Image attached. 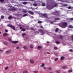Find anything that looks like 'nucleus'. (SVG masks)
<instances>
[{"label":"nucleus","mask_w":73,"mask_h":73,"mask_svg":"<svg viewBox=\"0 0 73 73\" xmlns=\"http://www.w3.org/2000/svg\"><path fill=\"white\" fill-rule=\"evenodd\" d=\"M67 25H68V24L66 22H64L61 26L62 28H66V27H67Z\"/></svg>","instance_id":"obj_1"},{"label":"nucleus","mask_w":73,"mask_h":73,"mask_svg":"<svg viewBox=\"0 0 73 73\" xmlns=\"http://www.w3.org/2000/svg\"><path fill=\"white\" fill-rule=\"evenodd\" d=\"M38 31H39V32L41 33L42 34H44L45 33V31L43 30H42V29H39L38 30Z\"/></svg>","instance_id":"obj_2"},{"label":"nucleus","mask_w":73,"mask_h":73,"mask_svg":"<svg viewBox=\"0 0 73 73\" xmlns=\"http://www.w3.org/2000/svg\"><path fill=\"white\" fill-rule=\"evenodd\" d=\"M7 27H9L11 28V29H13V30H15V27L14 26L10 24H8L7 25Z\"/></svg>","instance_id":"obj_3"},{"label":"nucleus","mask_w":73,"mask_h":73,"mask_svg":"<svg viewBox=\"0 0 73 73\" xmlns=\"http://www.w3.org/2000/svg\"><path fill=\"white\" fill-rule=\"evenodd\" d=\"M28 13H29L30 14H31L32 15H34V13L31 11H28Z\"/></svg>","instance_id":"obj_4"},{"label":"nucleus","mask_w":73,"mask_h":73,"mask_svg":"<svg viewBox=\"0 0 73 73\" xmlns=\"http://www.w3.org/2000/svg\"><path fill=\"white\" fill-rule=\"evenodd\" d=\"M38 50H41L42 49V46H38L37 47Z\"/></svg>","instance_id":"obj_5"},{"label":"nucleus","mask_w":73,"mask_h":73,"mask_svg":"<svg viewBox=\"0 0 73 73\" xmlns=\"http://www.w3.org/2000/svg\"><path fill=\"white\" fill-rule=\"evenodd\" d=\"M11 9L13 11H17V8H15V7H13L11 8Z\"/></svg>","instance_id":"obj_6"},{"label":"nucleus","mask_w":73,"mask_h":73,"mask_svg":"<svg viewBox=\"0 0 73 73\" xmlns=\"http://www.w3.org/2000/svg\"><path fill=\"white\" fill-rule=\"evenodd\" d=\"M12 44H17V43H18V41H13L12 42Z\"/></svg>","instance_id":"obj_7"},{"label":"nucleus","mask_w":73,"mask_h":73,"mask_svg":"<svg viewBox=\"0 0 73 73\" xmlns=\"http://www.w3.org/2000/svg\"><path fill=\"white\" fill-rule=\"evenodd\" d=\"M67 68H68L67 66H64L62 67V69H67Z\"/></svg>","instance_id":"obj_8"},{"label":"nucleus","mask_w":73,"mask_h":73,"mask_svg":"<svg viewBox=\"0 0 73 73\" xmlns=\"http://www.w3.org/2000/svg\"><path fill=\"white\" fill-rule=\"evenodd\" d=\"M30 62L31 64H34V62L33 60L32 59H31L30 60Z\"/></svg>","instance_id":"obj_9"},{"label":"nucleus","mask_w":73,"mask_h":73,"mask_svg":"<svg viewBox=\"0 0 73 73\" xmlns=\"http://www.w3.org/2000/svg\"><path fill=\"white\" fill-rule=\"evenodd\" d=\"M45 66V64L44 63H42V65H40V66L41 68H44Z\"/></svg>","instance_id":"obj_10"},{"label":"nucleus","mask_w":73,"mask_h":73,"mask_svg":"<svg viewBox=\"0 0 73 73\" xmlns=\"http://www.w3.org/2000/svg\"><path fill=\"white\" fill-rule=\"evenodd\" d=\"M11 50H9L6 51V53H11Z\"/></svg>","instance_id":"obj_11"},{"label":"nucleus","mask_w":73,"mask_h":73,"mask_svg":"<svg viewBox=\"0 0 73 73\" xmlns=\"http://www.w3.org/2000/svg\"><path fill=\"white\" fill-rule=\"evenodd\" d=\"M8 19L9 20H11V19H12V17L11 16H9L8 17Z\"/></svg>","instance_id":"obj_12"},{"label":"nucleus","mask_w":73,"mask_h":73,"mask_svg":"<svg viewBox=\"0 0 73 73\" xmlns=\"http://www.w3.org/2000/svg\"><path fill=\"white\" fill-rule=\"evenodd\" d=\"M7 35L8 36V35L7 34V33H5L3 34V36H7Z\"/></svg>","instance_id":"obj_13"},{"label":"nucleus","mask_w":73,"mask_h":73,"mask_svg":"<svg viewBox=\"0 0 73 73\" xmlns=\"http://www.w3.org/2000/svg\"><path fill=\"white\" fill-rule=\"evenodd\" d=\"M22 4H24V5H26V4H27V2H22Z\"/></svg>","instance_id":"obj_14"},{"label":"nucleus","mask_w":73,"mask_h":73,"mask_svg":"<svg viewBox=\"0 0 73 73\" xmlns=\"http://www.w3.org/2000/svg\"><path fill=\"white\" fill-rule=\"evenodd\" d=\"M65 59V57L64 56H62L61 57L60 60H64Z\"/></svg>","instance_id":"obj_15"},{"label":"nucleus","mask_w":73,"mask_h":73,"mask_svg":"<svg viewBox=\"0 0 73 73\" xmlns=\"http://www.w3.org/2000/svg\"><path fill=\"white\" fill-rule=\"evenodd\" d=\"M33 6L36 7V6H37V5H38L37 3H34L33 4Z\"/></svg>","instance_id":"obj_16"},{"label":"nucleus","mask_w":73,"mask_h":73,"mask_svg":"<svg viewBox=\"0 0 73 73\" xmlns=\"http://www.w3.org/2000/svg\"><path fill=\"white\" fill-rule=\"evenodd\" d=\"M43 14L42 13H40L39 14V16H40V17H42V18H43Z\"/></svg>","instance_id":"obj_17"},{"label":"nucleus","mask_w":73,"mask_h":73,"mask_svg":"<svg viewBox=\"0 0 73 73\" xmlns=\"http://www.w3.org/2000/svg\"><path fill=\"white\" fill-rule=\"evenodd\" d=\"M68 27H69V28H73V26L71 25H69V26Z\"/></svg>","instance_id":"obj_18"},{"label":"nucleus","mask_w":73,"mask_h":73,"mask_svg":"<svg viewBox=\"0 0 73 73\" xmlns=\"http://www.w3.org/2000/svg\"><path fill=\"white\" fill-rule=\"evenodd\" d=\"M42 22L41 21H38V24H41V23H42Z\"/></svg>","instance_id":"obj_19"},{"label":"nucleus","mask_w":73,"mask_h":73,"mask_svg":"<svg viewBox=\"0 0 73 73\" xmlns=\"http://www.w3.org/2000/svg\"><path fill=\"white\" fill-rule=\"evenodd\" d=\"M23 48L25 49H28V47L26 46H25L23 47Z\"/></svg>","instance_id":"obj_20"},{"label":"nucleus","mask_w":73,"mask_h":73,"mask_svg":"<svg viewBox=\"0 0 73 73\" xmlns=\"http://www.w3.org/2000/svg\"><path fill=\"white\" fill-rule=\"evenodd\" d=\"M43 18L44 17H46V14H43Z\"/></svg>","instance_id":"obj_21"},{"label":"nucleus","mask_w":73,"mask_h":73,"mask_svg":"<svg viewBox=\"0 0 73 73\" xmlns=\"http://www.w3.org/2000/svg\"><path fill=\"white\" fill-rule=\"evenodd\" d=\"M72 70L71 69V70H68V72L69 73H71V72H72Z\"/></svg>","instance_id":"obj_22"},{"label":"nucleus","mask_w":73,"mask_h":73,"mask_svg":"<svg viewBox=\"0 0 73 73\" xmlns=\"http://www.w3.org/2000/svg\"><path fill=\"white\" fill-rule=\"evenodd\" d=\"M4 0H0V2H1V3H4Z\"/></svg>","instance_id":"obj_23"},{"label":"nucleus","mask_w":73,"mask_h":73,"mask_svg":"<svg viewBox=\"0 0 73 73\" xmlns=\"http://www.w3.org/2000/svg\"><path fill=\"white\" fill-rule=\"evenodd\" d=\"M42 6L43 7H44V6H45V4L44 3H42Z\"/></svg>","instance_id":"obj_24"},{"label":"nucleus","mask_w":73,"mask_h":73,"mask_svg":"<svg viewBox=\"0 0 73 73\" xmlns=\"http://www.w3.org/2000/svg\"><path fill=\"white\" fill-rule=\"evenodd\" d=\"M8 40L9 41H10V42H11L12 41V39L11 38H9Z\"/></svg>","instance_id":"obj_25"},{"label":"nucleus","mask_w":73,"mask_h":73,"mask_svg":"<svg viewBox=\"0 0 73 73\" xmlns=\"http://www.w3.org/2000/svg\"><path fill=\"white\" fill-rule=\"evenodd\" d=\"M25 35H27V34H26V33H23L22 34V36H25Z\"/></svg>","instance_id":"obj_26"},{"label":"nucleus","mask_w":73,"mask_h":73,"mask_svg":"<svg viewBox=\"0 0 73 73\" xmlns=\"http://www.w3.org/2000/svg\"><path fill=\"white\" fill-rule=\"evenodd\" d=\"M30 47L31 48H33V46L32 44H31L30 46Z\"/></svg>","instance_id":"obj_27"},{"label":"nucleus","mask_w":73,"mask_h":73,"mask_svg":"<svg viewBox=\"0 0 73 73\" xmlns=\"http://www.w3.org/2000/svg\"><path fill=\"white\" fill-rule=\"evenodd\" d=\"M27 14H25L23 15V17H25V16H27Z\"/></svg>","instance_id":"obj_28"},{"label":"nucleus","mask_w":73,"mask_h":73,"mask_svg":"<svg viewBox=\"0 0 73 73\" xmlns=\"http://www.w3.org/2000/svg\"><path fill=\"white\" fill-rule=\"evenodd\" d=\"M58 60V58H56L55 59H54V61H57Z\"/></svg>","instance_id":"obj_29"},{"label":"nucleus","mask_w":73,"mask_h":73,"mask_svg":"<svg viewBox=\"0 0 73 73\" xmlns=\"http://www.w3.org/2000/svg\"><path fill=\"white\" fill-rule=\"evenodd\" d=\"M25 31V29H22V30H21V31H23V32H24V31Z\"/></svg>","instance_id":"obj_30"},{"label":"nucleus","mask_w":73,"mask_h":73,"mask_svg":"<svg viewBox=\"0 0 73 73\" xmlns=\"http://www.w3.org/2000/svg\"><path fill=\"white\" fill-rule=\"evenodd\" d=\"M28 71H24L23 72V73H28Z\"/></svg>","instance_id":"obj_31"},{"label":"nucleus","mask_w":73,"mask_h":73,"mask_svg":"<svg viewBox=\"0 0 73 73\" xmlns=\"http://www.w3.org/2000/svg\"><path fill=\"white\" fill-rule=\"evenodd\" d=\"M34 73H37L38 72V71H34L33 72Z\"/></svg>","instance_id":"obj_32"},{"label":"nucleus","mask_w":73,"mask_h":73,"mask_svg":"<svg viewBox=\"0 0 73 73\" xmlns=\"http://www.w3.org/2000/svg\"><path fill=\"white\" fill-rule=\"evenodd\" d=\"M54 7H57V4L56 3L55 4V5H54Z\"/></svg>","instance_id":"obj_33"},{"label":"nucleus","mask_w":73,"mask_h":73,"mask_svg":"<svg viewBox=\"0 0 73 73\" xmlns=\"http://www.w3.org/2000/svg\"><path fill=\"white\" fill-rule=\"evenodd\" d=\"M1 18L2 19H3L4 18V17L3 15L1 16Z\"/></svg>","instance_id":"obj_34"},{"label":"nucleus","mask_w":73,"mask_h":73,"mask_svg":"<svg viewBox=\"0 0 73 73\" xmlns=\"http://www.w3.org/2000/svg\"><path fill=\"white\" fill-rule=\"evenodd\" d=\"M52 68H51V67H49L48 68V70H52Z\"/></svg>","instance_id":"obj_35"},{"label":"nucleus","mask_w":73,"mask_h":73,"mask_svg":"<svg viewBox=\"0 0 73 73\" xmlns=\"http://www.w3.org/2000/svg\"><path fill=\"white\" fill-rule=\"evenodd\" d=\"M4 44H5V45H8V43H7V42H5L4 43Z\"/></svg>","instance_id":"obj_36"},{"label":"nucleus","mask_w":73,"mask_h":73,"mask_svg":"<svg viewBox=\"0 0 73 73\" xmlns=\"http://www.w3.org/2000/svg\"><path fill=\"white\" fill-rule=\"evenodd\" d=\"M30 30H32V31H34V29H33V28L31 27L30 29Z\"/></svg>","instance_id":"obj_37"},{"label":"nucleus","mask_w":73,"mask_h":73,"mask_svg":"<svg viewBox=\"0 0 73 73\" xmlns=\"http://www.w3.org/2000/svg\"><path fill=\"white\" fill-rule=\"evenodd\" d=\"M56 20H60V18H55Z\"/></svg>","instance_id":"obj_38"},{"label":"nucleus","mask_w":73,"mask_h":73,"mask_svg":"<svg viewBox=\"0 0 73 73\" xmlns=\"http://www.w3.org/2000/svg\"><path fill=\"white\" fill-rule=\"evenodd\" d=\"M8 10L10 11H12V9H8Z\"/></svg>","instance_id":"obj_39"},{"label":"nucleus","mask_w":73,"mask_h":73,"mask_svg":"<svg viewBox=\"0 0 73 73\" xmlns=\"http://www.w3.org/2000/svg\"><path fill=\"white\" fill-rule=\"evenodd\" d=\"M56 44H60V42L58 41H56Z\"/></svg>","instance_id":"obj_40"},{"label":"nucleus","mask_w":73,"mask_h":73,"mask_svg":"<svg viewBox=\"0 0 73 73\" xmlns=\"http://www.w3.org/2000/svg\"><path fill=\"white\" fill-rule=\"evenodd\" d=\"M56 73H59L60 72V70H57L56 71Z\"/></svg>","instance_id":"obj_41"},{"label":"nucleus","mask_w":73,"mask_h":73,"mask_svg":"<svg viewBox=\"0 0 73 73\" xmlns=\"http://www.w3.org/2000/svg\"><path fill=\"white\" fill-rule=\"evenodd\" d=\"M58 29H56L55 30L56 32H58Z\"/></svg>","instance_id":"obj_42"},{"label":"nucleus","mask_w":73,"mask_h":73,"mask_svg":"<svg viewBox=\"0 0 73 73\" xmlns=\"http://www.w3.org/2000/svg\"><path fill=\"white\" fill-rule=\"evenodd\" d=\"M8 69V67H6L5 68V70H7Z\"/></svg>","instance_id":"obj_43"},{"label":"nucleus","mask_w":73,"mask_h":73,"mask_svg":"<svg viewBox=\"0 0 73 73\" xmlns=\"http://www.w3.org/2000/svg\"><path fill=\"white\" fill-rule=\"evenodd\" d=\"M54 49H55V50H56L57 49V47H54Z\"/></svg>","instance_id":"obj_44"},{"label":"nucleus","mask_w":73,"mask_h":73,"mask_svg":"<svg viewBox=\"0 0 73 73\" xmlns=\"http://www.w3.org/2000/svg\"><path fill=\"white\" fill-rule=\"evenodd\" d=\"M40 28H42V29L43 28V27L42 25L40 26Z\"/></svg>","instance_id":"obj_45"},{"label":"nucleus","mask_w":73,"mask_h":73,"mask_svg":"<svg viewBox=\"0 0 73 73\" xmlns=\"http://www.w3.org/2000/svg\"><path fill=\"white\" fill-rule=\"evenodd\" d=\"M23 12H25V13H27V11H25V10H23Z\"/></svg>","instance_id":"obj_46"},{"label":"nucleus","mask_w":73,"mask_h":73,"mask_svg":"<svg viewBox=\"0 0 73 73\" xmlns=\"http://www.w3.org/2000/svg\"><path fill=\"white\" fill-rule=\"evenodd\" d=\"M68 9H71V8H72V7H68Z\"/></svg>","instance_id":"obj_47"},{"label":"nucleus","mask_w":73,"mask_h":73,"mask_svg":"<svg viewBox=\"0 0 73 73\" xmlns=\"http://www.w3.org/2000/svg\"><path fill=\"white\" fill-rule=\"evenodd\" d=\"M5 32H8V30L5 29Z\"/></svg>","instance_id":"obj_48"},{"label":"nucleus","mask_w":73,"mask_h":73,"mask_svg":"<svg viewBox=\"0 0 73 73\" xmlns=\"http://www.w3.org/2000/svg\"><path fill=\"white\" fill-rule=\"evenodd\" d=\"M31 1H35V0H30Z\"/></svg>","instance_id":"obj_49"},{"label":"nucleus","mask_w":73,"mask_h":73,"mask_svg":"<svg viewBox=\"0 0 73 73\" xmlns=\"http://www.w3.org/2000/svg\"><path fill=\"white\" fill-rule=\"evenodd\" d=\"M23 29V27H20V29Z\"/></svg>","instance_id":"obj_50"},{"label":"nucleus","mask_w":73,"mask_h":73,"mask_svg":"<svg viewBox=\"0 0 73 73\" xmlns=\"http://www.w3.org/2000/svg\"><path fill=\"white\" fill-rule=\"evenodd\" d=\"M19 48V47L18 46V47H16V49H18Z\"/></svg>","instance_id":"obj_51"},{"label":"nucleus","mask_w":73,"mask_h":73,"mask_svg":"<svg viewBox=\"0 0 73 73\" xmlns=\"http://www.w3.org/2000/svg\"><path fill=\"white\" fill-rule=\"evenodd\" d=\"M69 50L70 51V52H73V50L72 49Z\"/></svg>","instance_id":"obj_52"},{"label":"nucleus","mask_w":73,"mask_h":73,"mask_svg":"<svg viewBox=\"0 0 73 73\" xmlns=\"http://www.w3.org/2000/svg\"><path fill=\"white\" fill-rule=\"evenodd\" d=\"M41 5V4L40 3L38 4V5L39 6H40V5Z\"/></svg>","instance_id":"obj_53"},{"label":"nucleus","mask_w":73,"mask_h":73,"mask_svg":"<svg viewBox=\"0 0 73 73\" xmlns=\"http://www.w3.org/2000/svg\"><path fill=\"white\" fill-rule=\"evenodd\" d=\"M3 50H0V52H3Z\"/></svg>","instance_id":"obj_54"},{"label":"nucleus","mask_w":73,"mask_h":73,"mask_svg":"<svg viewBox=\"0 0 73 73\" xmlns=\"http://www.w3.org/2000/svg\"><path fill=\"white\" fill-rule=\"evenodd\" d=\"M47 54H50V53L49 52H47Z\"/></svg>","instance_id":"obj_55"},{"label":"nucleus","mask_w":73,"mask_h":73,"mask_svg":"<svg viewBox=\"0 0 73 73\" xmlns=\"http://www.w3.org/2000/svg\"><path fill=\"white\" fill-rule=\"evenodd\" d=\"M70 20H73V18H71L70 19Z\"/></svg>","instance_id":"obj_56"},{"label":"nucleus","mask_w":73,"mask_h":73,"mask_svg":"<svg viewBox=\"0 0 73 73\" xmlns=\"http://www.w3.org/2000/svg\"><path fill=\"white\" fill-rule=\"evenodd\" d=\"M44 69H46V67H44Z\"/></svg>","instance_id":"obj_57"},{"label":"nucleus","mask_w":73,"mask_h":73,"mask_svg":"<svg viewBox=\"0 0 73 73\" xmlns=\"http://www.w3.org/2000/svg\"><path fill=\"white\" fill-rule=\"evenodd\" d=\"M50 23L51 24H53V22H51Z\"/></svg>","instance_id":"obj_58"},{"label":"nucleus","mask_w":73,"mask_h":73,"mask_svg":"<svg viewBox=\"0 0 73 73\" xmlns=\"http://www.w3.org/2000/svg\"><path fill=\"white\" fill-rule=\"evenodd\" d=\"M46 7L47 8H49V6H48L47 7Z\"/></svg>","instance_id":"obj_59"},{"label":"nucleus","mask_w":73,"mask_h":73,"mask_svg":"<svg viewBox=\"0 0 73 73\" xmlns=\"http://www.w3.org/2000/svg\"><path fill=\"white\" fill-rule=\"evenodd\" d=\"M31 18H34L32 16H31Z\"/></svg>","instance_id":"obj_60"},{"label":"nucleus","mask_w":73,"mask_h":73,"mask_svg":"<svg viewBox=\"0 0 73 73\" xmlns=\"http://www.w3.org/2000/svg\"><path fill=\"white\" fill-rule=\"evenodd\" d=\"M60 38H62V36H60Z\"/></svg>","instance_id":"obj_61"},{"label":"nucleus","mask_w":73,"mask_h":73,"mask_svg":"<svg viewBox=\"0 0 73 73\" xmlns=\"http://www.w3.org/2000/svg\"><path fill=\"white\" fill-rule=\"evenodd\" d=\"M23 13H24V14L26 13H25V12H24Z\"/></svg>","instance_id":"obj_62"},{"label":"nucleus","mask_w":73,"mask_h":73,"mask_svg":"<svg viewBox=\"0 0 73 73\" xmlns=\"http://www.w3.org/2000/svg\"><path fill=\"white\" fill-rule=\"evenodd\" d=\"M0 34H1V32L0 31Z\"/></svg>","instance_id":"obj_63"},{"label":"nucleus","mask_w":73,"mask_h":73,"mask_svg":"<svg viewBox=\"0 0 73 73\" xmlns=\"http://www.w3.org/2000/svg\"><path fill=\"white\" fill-rule=\"evenodd\" d=\"M13 73H16L15 72H13Z\"/></svg>","instance_id":"obj_64"}]
</instances>
